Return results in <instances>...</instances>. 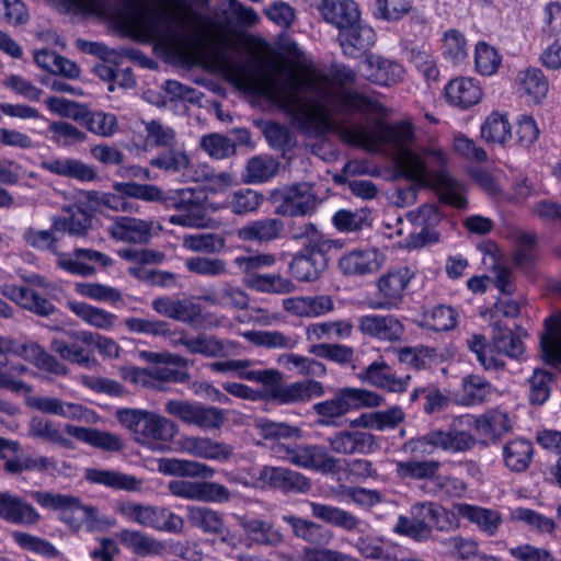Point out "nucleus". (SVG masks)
Here are the masks:
<instances>
[{
	"mask_svg": "<svg viewBox=\"0 0 561 561\" xmlns=\"http://www.w3.org/2000/svg\"><path fill=\"white\" fill-rule=\"evenodd\" d=\"M356 72L342 64L333 65L329 73L298 77L289 71L284 84L275 75H264L253 85L255 91L277 103L293 117L298 129L308 137H321L329 131L340 136L354 122L353 113L369 115L381 110L380 103L350 88Z\"/></svg>",
	"mask_w": 561,
	"mask_h": 561,
	"instance_id": "1",
	"label": "nucleus"
},
{
	"mask_svg": "<svg viewBox=\"0 0 561 561\" xmlns=\"http://www.w3.org/2000/svg\"><path fill=\"white\" fill-rule=\"evenodd\" d=\"M340 137L351 146L371 152L380 151L382 148L389 149L398 171L413 184H425L428 168H438L448 162L447 153L439 148H411L415 130L413 124L408 121L394 124L378 122L374 127L363 122H354Z\"/></svg>",
	"mask_w": 561,
	"mask_h": 561,
	"instance_id": "2",
	"label": "nucleus"
},
{
	"mask_svg": "<svg viewBox=\"0 0 561 561\" xmlns=\"http://www.w3.org/2000/svg\"><path fill=\"white\" fill-rule=\"evenodd\" d=\"M239 378L259 382L262 389L255 390L239 382H224L222 389L233 397L250 401L263 400L276 405H295L325 394L322 382L312 379L286 382L283 373L273 368L241 371Z\"/></svg>",
	"mask_w": 561,
	"mask_h": 561,
	"instance_id": "3",
	"label": "nucleus"
},
{
	"mask_svg": "<svg viewBox=\"0 0 561 561\" xmlns=\"http://www.w3.org/2000/svg\"><path fill=\"white\" fill-rule=\"evenodd\" d=\"M70 2L84 12L116 19L141 41H162L169 34L159 10L133 0H128L125 9L112 4L108 0H70Z\"/></svg>",
	"mask_w": 561,
	"mask_h": 561,
	"instance_id": "4",
	"label": "nucleus"
},
{
	"mask_svg": "<svg viewBox=\"0 0 561 561\" xmlns=\"http://www.w3.org/2000/svg\"><path fill=\"white\" fill-rule=\"evenodd\" d=\"M115 417L142 445L171 442L179 432L173 421L147 410L123 408L116 410Z\"/></svg>",
	"mask_w": 561,
	"mask_h": 561,
	"instance_id": "5",
	"label": "nucleus"
},
{
	"mask_svg": "<svg viewBox=\"0 0 561 561\" xmlns=\"http://www.w3.org/2000/svg\"><path fill=\"white\" fill-rule=\"evenodd\" d=\"M383 398L370 390L344 387L335 391L334 397L313 404V411L322 417L335 419L354 409L376 408L382 404Z\"/></svg>",
	"mask_w": 561,
	"mask_h": 561,
	"instance_id": "6",
	"label": "nucleus"
},
{
	"mask_svg": "<svg viewBox=\"0 0 561 561\" xmlns=\"http://www.w3.org/2000/svg\"><path fill=\"white\" fill-rule=\"evenodd\" d=\"M164 411L184 424L204 431L219 430L227 420L225 411L219 408L184 400H168Z\"/></svg>",
	"mask_w": 561,
	"mask_h": 561,
	"instance_id": "7",
	"label": "nucleus"
},
{
	"mask_svg": "<svg viewBox=\"0 0 561 561\" xmlns=\"http://www.w3.org/2000/svg\"><path fill=\"white\" fill-rule=\"evenodd\" d=\"M121 512L129 520L161 531L179 534L184 527L183 518L164 507L128 502L122 506Z\"/></svg>",
	"mask_w": 561,
	"mask_h": 561,
	"instance_id": "8",
	"label": "nucleus"
},
{
	"mask_svg": "<svg viewBox=\"0 0 561 561\" xmlns=\"http://www.w3.org/2000/svg\"><path fill=\"white\" fill-rule=\"evenodd\" d=\"M161 203L167 208H174L180 211V214L170 217V224L199 228L206 222L205 209L196 197L195 191L192 188H181L168 193L163 192Z\"/></svg>",
	"mask_w": 561,
	"mask_h": 561,
	"instance_id": "9",
	"label": "nucleus"
},
{
	"mask_svg": "<svg viewBox=\"0 0 561 561\" xmlns=\"http://www.w3.org/2000/svg\"><path fill=\"white\" fill-rule=\"evenodd\" d=\"M318 204L319 199L311 183H294L282 191L275 214L286 217H305L316 213Z\"/></svg>",
	"mask_w": 561,
	"mask_h": 561,
	"instance_id": "10",
	"label": "nucleus"
},
{
	"mask_svg": "<svg viewBox=\"0 0 561 561\" xmlns=\"http://www.w3.org/2000/svg\"><path fill=\"white\" fill-rule=\"evenodd\" d=\"M413 274L408 267L389 271L377 283L378 296L367 302L373 310H391L398 308L403 299V291Z\"/></svg>",
	"mask_w": 561,
	"mask_h": 561,
	"instance_id": "11",
	"label": "nucleus"
},
{
	"mask_svg": "<svg viewBox=\"0 0 561 561\" xmlns=\"http://www.w3.org/2000/svg\"><path fill=\"white\" fill-rule=\"evenodd\" d=\"M168 490L174 496L205 503H227L231 499L225 485L209 481L173 480Z\"/></svg>",
	"mask_w": 561,
	"mask_h": 561,
	"instance_id": "12",
	"label": "nucleus"
},
{
	"mask_svg": "<svg viewBox=\"0 0 561 561\" xmlns=\"http://www.w3.org/2000/svg\"><path fill=\"white\" fill-rule=\"evenodd\" d=\"M301 249L290 261L288 271L299 282H314L328 267V253L333 244Z\"/></svg>",
	"mask_w": 561,
	"mask_h": 561,
	"instance_id": "13",
	"label": "nucleus"
},
{
	"mask_svg": "<svg viewBox=\"0 0 561 561\" xmlns=\"http://www.w3.org/2000/svg\"><path fill=\"white\" fill-rule=\"evenodd\" d=\"M447 163L438 168L427 169L425 184H415L419 187L434 186L440 201L458 209L468 206L466 185L445 171Z\"/></svg>",
	"mask_w": 561,
	"mask_h": 561,
	"instance_id": "14",
	"label": "nucleus"
},
{
	"mask_svg": "<svg viewBox=\"0 0 561 561\" xmlns=\"http://www.w3.org/2000/svg\"><path fill=\"white\" fill-rule=\"evenodd\" d=\"M90 263H96L103 267L113 265V260L96 250L77 248L71 253H59L57 266L72 275L89 277L95 274V268Z\"/></svg>",
	"mask_w": 561,
	"mask_h": 561,
	"instance_id": "15",
	"label": "nucleus"
},
{
	"mask_svg": "<svg viewBox=\"0 0 561 561\" xmlns=\"http://www.w3.org/2000/svg\"><path fill=\"white\" fill-rule=\"evenodd\" d=\"M151 307L157 313L191 327L201 325L203 322V307L192 299H174L170 296H161L152 300Z\"/></svg>",
	"mask_w": 561,
	"mask_h": 561,
	"instance_id": "16",
	"label": "nucleus"
},
{
	"mask_svg": "<svg viewBox=\"0 0 561 561\" xmlns=\"http://www.w3.org/2000/svg\"><path fill=\"white\" fill-rule=\"evenodd\" d=\"M31 496L44 508L77 513L81 520L91 524L98 520V508L82 505L77 496L43 491H32Z\"/></svg>",
	"mask_w": 561,
	"mask_h": 561,
	"instance_id": "17",
	"label": "nucleus"
},
{
	"mask_svg": "<svg viewBox=\"0 0 561 561\" xmlns=\"http://www.w3.org/2000/svg\"><path fill=\"white\" fill-rule=\"evenodd\" d=\"M328 443L334 453L342 455H369L380 448L375 435L362 431H340Z\"/></svg>",
	"mask_w": 561,
	"mask_h": 561,
	"instance_id": "18",
	"label": "nucleus"
},
{
	"mask_svg": "<svg viewBox=\"0 0 561 561\" xmlns=\"http://www.w3.org/2000/svg\"><path fill=\"white\" fill-rule=\"evenodd\" d=\"M88 331H71L68 339H55L51 341V350L62 359L90 368L95 359L90 352V342H83V336L89 335Z\"/></svg>",
	"mask_w": 561,
	"mask_h": 561,
	"instance_id": "19",
	"label": "nucleus"
},
{
	"mask_svg": "<svg viewBox=\"0 0 561 561\" xmlns=\"http://www.w3.org/2000/svg\"><path fill=\"white\" fill-rule=\"evenodd\" d=\"M259 479L268 486L285 493H306L311 488L309 478L283 467H263Z\"/></svg>",
	"mask_w": 561,
	"mask_h": 561,
	"instance_id": "20",
	"label": "nucleus"
},
{
	"mask_svg": "<svg viewBox=\"0 0 561 561\" xmlns=\"http://www.w3.org/2000/svg\"><path fill=\"white\" fill-rule=\"evenodd\" d=\"M359 379L390 392H404L411 380L410 375L397 377L385 360H375L358 375Z\"/></svg>",
	"mask_w": 561,
	"mask_h": 561,
	"instance_id": "21",
	"label": "nucleus"
},
{
	"mask_svg": "<svg viewBox=\"0 0 561 561\" xmlns=\"http://www.w3.org/2000/svg\"><path fill=\"white\" fill-rule=\"evenodd\" d=\"M358 329L365 335L380 341L393 342L402 337L404 327L391 314H368L358 319Z\"/></svg>",
	"mask_w": 561,
	"mask_h": 561,
	"instance_id": "22",
	"label": "nucleus"
},
{
	"mask_svg": "<svg viewBox=\"0 0 561 561\" xmlns=\"http://www.w3.org/2000/svg\"><path fill=\"white\" fill-rule=\"evenodd\" d=\"M381 265L382 255L375 249L353 250L339 260V268L345 276L374 274Z\"/></svg>",
	"mask_w": 561,
	"mask_h": 561,
	"instance_id": "23",
	"label": "nucleus"
},
{
	"mask_svg": "<svg viewBox=\"0 0 561 561\" xmlns=\"http://www.w3.org/2000/svg\"><path fill=\"white\" fill-rule=\"evenodd\" d=\"M317 8L322 19L339 28V32L358 22L360 18L358 4L354 0H321Z\"/></svg>",
	"mask_w": 561,
	"mask_h": 561,
	"instance_id": "24",
	"label": "nucleus"
},
{
	"mask_svg": "<svg viewBox=\"0 0 561 561\" xmlns=\"http://www.w3.org/2000/svg\"><path fill=\"white\" fill-rule=\"evenodd\" d=\"M411 221L423 225L417 233H411L407 240L409 248H421L427 243L438 241L439 234L432 227L440 221L438 207L435 205H423L416 213H410Z\"/></svg>",
	"mask_w": 561,
	"mask_h": 561,
	"instance_id": "25",
	"label": "nucleus"
},
{
	"mask_svg": "<svg viewBox=\"0 0 561 561\" xmlns=\"http://www.w3.org/2000/svg\"><path fill=\"white\" fill-rule=\"evenodd\" d=\"M337 41L344 55L357 57L367 51L376 42L375 31L367 24H363L360 19L339 32Z\"/></svg>",
	"mask_w": 561,
	"mask_h": 561,
	"instance_id": "26",
	"label": "nucleus"
},
{
	"mask_svg": "<svg viewBox=\"0 0 561 561\" xmlns=\"http://www.w3.org/2000/svg\"><path fill=\"white\" fill-rule=\"evenodd\" d=\"M364 65V76L371 83L388 87L403 79L404 69L394 60L371 54L366 57Z\"/></svg>",
	"mask_w": 561,
	"mask_h": 561,
	"instance_id": "27",
	"label": "nucleus"
},
{
	"mask_svg": "<svg viewBox=\"0 0 561 561\" xmlns=\"http://www.w3.org/2000/svg\"><path fill=\"white\" fill-rule=\"evenodd\" d=\"M43 170L79 182H92L98 179L96 169L76 158H51L41 163Z\"/></svg>",
	"mask_w": 561,
	"mask_h": 561,
	"instance_id": "28",
	"label": "nucleus"
},
{
	"mask_svg": "<svg viewBox=\"0 0 561 561\" xmlns=\"http://www.w3.org/2000/svg\"><path fill=\"white\" fill-rule=\"evenodd\" d=\"M282 520L290 526L294 537L307 543L325 547L333 540V533L313 520L296 515H283Z\"/></svg>",
	"mask_w": 561,
	"mask_h": 561,
	"instance_id": "29",
	"label": "nucleus"
},
{
	"mask_svg": "<svg viewBox=\"0 0 561 561\" xmlns=\"http://www.w3.org/2000/svg\"><path fill=\"white\" fill-rule=\"evenodd\" d=\"M65 432L69 436L104 451L119 453L125 447V442L119 435L98 428L67 424Z\"/></svg>",
	"mask_w": 561,
	"mask_h": 561,
	"instance_id": "30",
	"label": "nucleus"
},
{
	"mask_svg": "<svg viewBox=\"0 0 561 561\" xmlns=\"http://www.w3.org/2000/svg\"><path fill=\"white\" fill-rule=\"evenodd\" d=\"M296 467L320 472H335L339 470V459L321 445H297Z\"/></svg>",
	"mask_w": 561,
	"mask_h": 561,
	"instance_id": "31",
	"label": "nucleus"
},
{
	"mask_svg": "<svg viewBox=\"0 0 561 561\" xmlns=\"http://www.w3.org/2000/svg\"><path fill=\"white\" fill-rule=\"evenodd\" d=\"M310 508L312 516L323 523L341 528L347 533L364 531L363 526L365 523L348 511L318 502H310Z\"/></svg>",
	"mask_w": 561,
	"mask_h": 561,
	"instance_id": "32",
	"label": "nucleus"
},
{
	"mask_svg": "<svg viewBox=\"0 0 561 561\" xmlns=\"http://www.w3.org/2000/svg\"><path fill=\"white\" fill-rule=\"evenodd\" d=\"M0 518L15 525H34L41 519V515L19 496L0 492Z\"/></svg>",
	"mask_w": 561,
	"mask_h": 561,
	"instance_id": "33",
	"label": "nucleus"
},
{
	"mask_svg": "<svg viewBox=\"0 0 561 561\" xmlns=\"http://www.w3.org/2000/svg\"><path fill=\"white\" fill-rule=\"evenodd\" d=\"M182 447L194 457L220 462L229 460L233 455L232 445L209 437H186L183 439Z\"/></svg>",
	"mask_w": 561,
	"mask_h": 561,
	"instance_id": "34",
	"label": "nucleus"
},
{
	"mask_svg": "<svg viewBox=\"0 0 561 561\" xmlns=\"http://www.w3.org/2000/svg\"><path fill=\"white\" fill-rule=\"evenodd\" d=\"M72 118L93 135L103 138H111L118 130V121L113 113L91 111L84 106L79 107L78 111L72 114Z\"/></svg>",
	"mask_w": 561,
	"mask_h": 561,
	"instance_id": "35",
	"label": "nucleus"
},
{
	"mask_svg": "<svg viewBox=\"0 0 561 561\" xmlns=\"http://www.w3.org/2000/svg\"><path fill=\"white\" fill-rule=\"evenodd\" d=\"M283 308L297 317H320L334 309L329 295L290 297L283 300Z\"/></svg>",
	"mask_w": 561,
	"mask_h": 561,
	"instance_id": "36",
	"label": "nucleus"
},
{
	"mask_svg": "<svg viewBox=\"0 0 561 561\" xmlns=\"http://www.w3.org/2000/svg\"><path fill=\"white\" fill-rule=\"evenodd\" d=\"M284 222L276 218L252 220L237 230V237L247 242L268 243L278 239Z\"/></svg>",
	"mask_w": 561,
	"mask_h": 561,
	"instance_id": "37",
	"label": "nucleus"
},
{
	"mask_svg": "<svg viewBox=\"0 0 561 561\" xmlns=\"http://www.w3.org/2000/svg\"><path fill=\"white\" fill-rule=\"evenodd\" d=\"M247 538L257 545L277 548L285 541L283 533L272 523L260 518H248L241 522Z\"/></svg>",
	"mask_w": 561,
	"mask_h": 561,
	"instance_id": "38",
	"label": "nucleus"
},
{
	"mask_svg": "<svg viewBox=\"0 0 561 561\" xmlns=\"http://www.w3.org/2000/svg\"><path fill=\"white\" fill-rule=\"evenodd\" d=\"M540 355L549 366L561 365V314L545 320V331L540 335Z\"/></svg>",
	"mask_w": 561,
	"mask_h": 561,
	"instance_id": "39",
	"label": "nucleus"
},
{
	"mask_svg": "<svg viewBox=\"0 0 561 561\" xmlns=\"http://www.w3.org/2000/svg\"><path fill=\"white\" fill-rule=\"evenodd\" d=\"M92 227V216L79 206L64 210L61 216L53 218L54 231L68 233L73 237H84Z\"/></svg>",
	"mask_w": 561,
	"mask_h": 561,
	"instance_id": "40",
	"label": "nucleus"
},
{
	"mask_svg": "<svg viewBox=\"0 0 561 561\" xmlns=\"http://www.w3.org/2000/svg\"><path fill=\"white\" fill-rule=\"evenodd\" d=\"M496 393V387L481 375L470 374L461 379L460 402L466 407L483 404Z\"/></svg>",
	"mask_w": 561,
	"mask_h": 561,
	"instance_id": "41",
	"label": "nucleus"
},
{
	"mask_svg": "<svg viewBox=\"0 0 561 561\" xmlns=\"http://www.w3.org/2000/svg\"><path fill=\"white\" fill-rule=\"evenodd\" d=\"M176 343L183 345L188 353L203 355L205 357H225L229 354L228 345L230 343L215 335L202 333L196 336H191L182 333Z\"/></svg>",
	"mask_w": 561,
	"mask_h": 561,
	"instance_id": "42",
	"label": "nucleus"
},
{
	"mask_svg": "<svg viewBox=\"0 0 561 561\" xmlns=\"http://www.w3.org/2000/svg\"><path fill=\"white\" fill-rule=\"evenodd\" d=\"M471 419L470 415H463L459 420H455L448 431L436 430L439 449L453 454L472 449L477 444L476 437L469 432L457 428V422L470 423Z\"/></svg>",
	"mask_w": 561,
	"mask_h": 561,
	"instance_id": "43",
	"label": "nucleus"
},
{
	"mask_svg": "<svg viewBox=\"0 0 561 561\" xmlns=\"http://www.w3.org/2000/svg\"><path fill=\"white\" fill-rule=\"evenodd\" d=\"M514 251L513 264L516 268L529 272L538 259L537 234L535 232L517 230L513 233Z\"/></svg>",
	"mask_w": 561,
	"mask_h": 561,
	"instance_id": "44",
	"label": "nucleus"
},
{
	"mask_svg": "<svg viewBox=\"0 0 561 561\" xmlns=\"http://www.w3.org/2000/svg\"><path fill=\"white\" fill-rule=\"evenodd\" d=\"M482 95L481 88L471 78H457L445 87V98L451 105L462 108L477 104Z\"/></svg>",
	"mask_w": 561,
	"mask_h": 561,
	"instance_id": "45",
	"label": "nucleus"
},
{
	"mask_svg": "<svg viewBox=\"0 0 561 561\" xmlns=\"http://www.w3.org/2000/svg\"><path fill=\"white\" fill-rule=\"evenodd\" d=\"M458 515L476 524L488 536H494L502 524V516L495 510L459 503L455 506Z\"/></svg>",
	"mask_w": 561,
	"mask_h": 561,
	"instance_id": "46",
	"label": "nucleus"
},
{
	"mask_svg": "<svg viewBox=\"0 0 561 561\" xmlns=\"http://www.w3.org/2000/svg\"><path fill=\"white\" fill-rule=\"evenodd\" d=\"M129 378L135 383L153 386V381L183 383L190 379V374L168 366L156 365L149 368H133Z\"/></svg>",
	"mask_w": 561,
	"mask_h": 561,
	"instance_id": "47",
	"label": "nucleus"
},
{
	"mask_svg": "<svg viewBox=\"0 0 561 561\" xmlns=\"http://www.w3.org/2000/svg\"><path fill=\"white\" fill-rule=\"evenodd\" d=\"M84 477L91 483L129 492L140 490L142 484L136 477L115 470L87 469Z\"/></svg>",
	"mask_w": 561,
	"mask_h": 561,
	"instance_id": "48",
	"label": "nucleus"
},
{
	"mask_svg": "<svg viewBox=\"0 0 561 561\" xmlns=\"http://www.w3.org/2000/svg\"><path fill=\"white\" fill-rule=\"evenodd\" d=\"M186 519L192 527L198 528L205 534L221 535L225 531L222 515L207 506H187Z\"/></svg>",
	"mask_w": 561,
	"mask_h": 561,
	"instance_id": "49",
	"label": "nucleus"
},
{
	"mask_svg": "<svg viewBox=\"0 0 561 561\" xmlns=\"http://www.w3.org/2000/svg\"><path fill=\"white\" fill-rule=\"evenodd\" d=\"M468 348L476 354L477 360L486 371H497L505 368V362L499 356L494 343H488L483 334L474 333L467 339Z\"/></svg>",
	"mask_w": 561,
	"mask_h": 561,
	"instance_id": "50",
	"label": "nucleus"
},
{
	"mask_svg": "<svg viewBox=\"0 0 561 561\" xmlns=\"http://www.w3.org/2000/svg\"><path fill=\"white\" fill-rule=\"evenodd\" d=\"M276 263V257L271 253H259L254 255H240L234 257L233 264L242 274V283L245 287L252 288L253 285L263 275L259 271L264 267H271Z\"/></svg>",
	"mask_w": 561,
	"mask_h": 561,
	"instance_id": "51",
	"label": "nucleus"
},
{
	"mask_svg": "<svg viewBox=\"0 0 561 561\" xmlns=\"http://www.w3.org/2000/svg\"><path fill=\"white\" fill-rule=\"evenodd\" d=\"M118 538L126 548L141 557L160 556L167 550L164 542L137 530L123 529Z\"/></svg>",
	"mask_w": 561,
	"mask_h": 561,
	"instance_id": "52",
	"label": "nucleus"
},
{
	"mask_svg": "<svg viewBox=\"0 0 561 561\" xmlns=\"http://www.w3.org/2000/svg\"><path fill=\"white\" fill-rule=\"evenodd\" d=\"M505 466L514 472H524L530 465L534 448L533 444L524 438L507 442L503 446Z\"/></svg>",
	"mask_w": 561,
	"mask_h": 561,
	"instance_id": "53",
	"label": "nucleus"
},
{
	"mask_svg": "<svg viewBox=\"0 0 561 561\" xmlns=\"http://www.w3.org/2000/svg\"><path fill=\"white\" fill-rule=\"evenodd\" d=\"M27 435L66 449H73V442L62 435L54 423L42 416H33L27 423Z\"/></svg>",
	"mask_w": 561,
	"mask_h": 561,
	"instance_id": "54",
	"label": "nucleus"
},
{
	"mask_svg": "<svg viewBox=\"0 0 561 561\" xmlns=\"http://www.w3.org/2000/svg\"><path fill=\"white\" fill-rule=\"evenodd\" d=\"M113 236L131 243H146L151 238V225L131 217H119L113 228Z\"/></svg>",
	"mask_w": 561,
	"mask_h": 561,
	"instance_id": "55",
	"label": "nucleus"
},
{
	"mask_svg": "<svg viewBox=\"0 0 561 561\" xmlns=\"http://www.w3.org/2000/svg\"><path fill=\"white\" fill-rule=\"evenodd\" d=\"M150 165L170 174L184 172L191 167L186 150L176 145L165 148L150 160Z\"/></svg>",
	"mask_w": 561,
	"mask_h": 561,
	"instance_id": "56",
	"label": "nucleus"
},
{
	"mask_svg": "<svg viewBox=\"0 0 561 561\" xmlns=\"http://www.w3.org/2000/svg\"><path fill=\"white\" fill-rule=\"evenodd\" d=\"M203 299L209 305L220 306L224 308L244 310L249 307V297L247 293L230 283H224L218 290L204 295Z\"/></svg>",
	"mask_w": 561,
	"mask_h": 561,
	"instance_id": "57",
	"label": "nucleus"
},
{
	"mask_svg": "<svg viewBox=\"0 0 561 561\" xmlns=\"http://www.w3.org/2000/svg\"><path fill=\"white\" fill-rule=\"evenodd\" d=\"M520 89L536 103L541 102L549 91V83L539 68H527L517 75Z\"/></svg>",
	"mask_w": 561,
	"mask_h": 561,
	"instance_id": "58",
	"label": "nucleus"
},
{
	"mask_svg": "<svg viewBox=\"0 0 561 561\" xmlns=\"http://www.w3.org/2000/svg\"><path fill=\"white\" fill-rule=\"evenodd\" d=\"M68 306L76 316L98 329L107 330L115 323L116 316L101 308L90 306L82 301H69Z\"/></svg>",
	"mask_w": 561,
	"mask_h": 561,
	"instance_id": "59",
	"label": "nucleus"
},
{
	"mask_svg": "<svg viewBox=\"0 0 561 561\" xmlns=\"http://www.w3.org/2000/svg\"><path fill=\"white\" fill-rule=\"evenodd\" d=\"M279 162L271 156L261 154L249 159L244 180L247 183H264L275 176Z\"/></svg>",
	"mask_w": 561,
	"mask_h": 561,
	"instance_id": "60",
	"label": "nucleus"
},
{
	"mask_svg": "<svg viewBox=\"0 0 561 561\" xmlns=\"http://www.w3.org/2000/svg\"><path fill=\"white\" fill-rule=\"evenodd\" d=\"M23 359L34 364L38 369L54 375L65 376L68 373L65 364L47 353L37 343H27Z\"/></svg>",
	"mask_w": 561,
	"mask_h": 561,
	"instance_id": "61",
	"label": "nucleus"
},
{
	"mask_svg": "<svg viewBox=\"0 0 561 561\" xmlns=\"http://www.w3.org/2000/svg\"><path fill=\"white\" fill-rule=\"evenodd\" d=\"M145 146L150 148H168L178 144L176 131L173 127L163 124L159 119L144 121Z\"/></svg>",
	"mask_w": 561,
	"mask_h": 561,
	"instance_id": "62",
	"label": "nucleus"
},
{
	"mask_svg": "<svg viewBox=\"0 0 561 561\" xmlns=\"http://www.w3.org/2000/svg\"><path fill=\"white\" fill-rule=\"evenodd\" d=\"M183 247L193 252L215 254L226 248V239L210 232L188 233L183 236Z\"/></svg>",
	"mask_w": 561,
	"mask_h": 561,
	"instance_id": "63",
	"label": "nucleus"
},
{
	"mask_svg": "<svg viewBox=\"0 0 561 561\" xmlns=\"http://www.w3.org/2000/svg\"><path fill=\"white\" fill-rule=\"evenodd\" d=\"M440 467L442 463L437 460H407L397 462L396 471L401 478L432 480Z\"/></svg>",
	"mask_w": 561,
	"mask_h": 561,
	"instance_id": "64",
	"label": "nucleus"
}]
</instances>
